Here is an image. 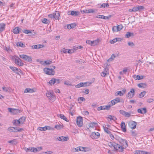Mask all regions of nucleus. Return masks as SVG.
<instances>
[{"instance_id": "10", "label": "nucleus", "mask_w": 154, "mask_h": 154, "mask_svg": "<svg viewBox=\"0 0 154 154\" xmlns=\"http://www.w3.org/2000/svg\"><path fill=\"white\" fill-rule=\"evenodd\" d=\"M135 91L132 88L131 89L130 91L128 94L127 97L129 99L132 98L134 95Z\"/></svg>"}, {"instance_id": "15", "label": "nucleus", "mask_w": 154, "mask_h": 154, "mask_svg": "<svg viewBox=\"0 0 154 154\" xmlns=\"http://www.w3.org/2000/svg\"><path fill=\"white\" fill-rule=\"evenodd\" d=\"M128 125L130 128L132 129H134L136 128L137 123L135 122L132 121L128 123Z\"/></svg>"}, {"instance_id": "43", "label": "nucleus", "mask_w": 154, "mask_h": 154, "mask_svg": "<svg viewBox=\"0 0 154 154\" xmlns=\"http://www.w3.org/2000/svg\"><path fill=\"white\" fill-rule=\"evenodd\" d=\"M133 33L128 32H127V34L125 35V36L127 38H129L130 36H133Z\"/></svg>"}, {"instance_id": "58", "label": "nucleus", "mask_w": 154, "mask_h": 154, "mask_svg": "<svg viewBox=\"0 0 154 154\" xmlns=\"http://www.w3.org/2000/svg\"><path fill=\"white\" fill-rule=\"evenodd\" d=\"M53 152L51 151H49L48 152H44L42 153V154H52Z\"/></svg>"}, {"instance_id": "1", "label": "nucleus", "mask_w": 154, "mask_h": 154, "mask_svg": "<svg viewBox=\"0 0 154 154\" xmlns=\"http://www.w3.org/2000/svg\"><path fill=\"white\" fill-rule=\"evenodd\" d=\"M128 146V145L126 142L123 141L122 143H120L119 144L116 143L114 149L119 152H122Z\"/></svg>"}, {"instance_id": "46", "label": "nucleus", "mask_w": 154, "mask_h": 154, "mask_svg": "<svg viewBox=\"0 0 154 154\" xmlns=\"http://www.w3.org/2000/svg\"><path fill=\"white\" fill-rule=\"evenodd\" d=\"M137 7L138 11H141L144 9V7L142 6L138 5Z\"/></svg>"}, {"instance_id": "21", "label": "nucleus", "mask_w": 154, "mask_h": 154, "mask_svg": "<svg viewBox=\"0 0 154 154\" xmlns=\"http://www.w3.org/2000/svg\"><path fill=\"white\" fill-rule=\"evenodd\" d=\"M135 154H150L149 152H146L143 151L135 150L134 151Z\"/></svg>"}, {"instance_id": "55", "label": "nucleus", "mask_w": 154, "mask_h": 154, "mask_svg": "<svg viewBox=\"0 0 154 154\" xmlns=\"http://www.w3.org/2000/svg\"><path fill=\"white\" fill-rule=\"evenodd\" d=\"M38 130L41 131H45V126L44 127H39L38 128Z\"/></svg>"}, {"instance_id": "22", "label": "nucleus", "mask_w": 154, "mask_h": 154, "mask_svg": "<svg viewBox=\"0 0 154 154\" xmlns=\"http://www.w3.org/2000/svg\"><path fill=\"white\" fill-rule=\"evenodd\" d=\"M101 75L103 77H105L109 74V69L108 68H106L105 69L104 71L102 72L101 73Z\"/></svg>"}, {"instance_id": "8", "label": "nucleus", "mask_w": 154, "mask_h": 154, "mask_svg": "<svg viewBox=\"0 0 154 154\" xmlns=\"http://www.w3.org/2000/svg\"><path fill=\"white\" fill-rule=\"evenodd\" d=\"M76 123L77 125L79 127H82L83 125V119L80 116L77 117L76 119Z\"/></svg>"}, {"instance_id": "31", "label": "nucleus", "mask_w": 154, "mask_h": 154, "mask_svg": "<svg viewBox=\"0 0 154 154\" xmlns=\"http://www.w3.org/2000/svg\"><path fill=\"white\" fill-rule=\"evenodd\" d=\"M20 29L18 27H16L13 29V32L15 34H17L19 33Z\"/></svg>"}, {"instance_id": "62", "label": "nucleus", "mask_w": 154, "mask_h": 154, "mask_svg": "<svg viewBox=\"0 0 154 154\" xmlns=\"http://www.w3.org/2000/svg\"><path fill=\"white\" fill-rule=\"evenodd\" d=\"M109 134V137L112 140H114L115 139V136H114L113 134L110 133Z\"/></svg>"}, {"instance_id": "39", "label": "nucleus", "mask_w": 154, "mask_h": 154, "mask_svg": "<svg viewBox=\"0 0 154 154\" xmlns=\"http://www.w3.org/2000/svg\"><path fill=\"white\" fill-rule=\"evenodd\" d=\"M64 84L65 85H66L69 86H74V85L73 84H72V83L71 82H70L69 81H65L64 82Z\"/></svg>"}, {"instance_id": "44", "label": "nucleus", "mask_w": 154, "mask_h": 154, "mask_svg": "<svg viewBox=\"0 0 154 154\" xmlns=\"http://www.w3.org/2000/svg\"><path fill=\"white\" fill-rule=\"evenodd\" d=\"M146 93V91H145L141 92L139 94V97L140 98L143 97L145 95Z\"/></svg>"}, {"instance_id": "48", "label": "nucleus", "mask_w": 154, "mask_h": 154, "mask_svg": "<svg viewBox=\"0 0 154 154\" xmlns=\"http://www.w3.org/2000/svg\"><path fill=\"white\" fill-rule=\"evenodd\" d=\"M26 152H32V147L25 148H24Z\"/></svg>"}, {"instance_id": "13", "label": "nucleus", "mask_w": 154, "mask_h": 154, "mask_svg": "<svg viewBox=\"0 0 154 154\" xmlns=\"http://www.w3.org/2000/svg\"><path fill=\"white\" fill-rule=\"evenodd\" d=\"M100 133L97 132H93L91 135V137L92 139H97L100 137Z\"/></svg>"}, {"instance_id": "60", "label": "nucleus", "mask_w": 154, "mask_h": 154, "mask_svg": "<svg viewBox=\"0 0 154 154\" xmlns=\"http://www.w3.org/2000/svg\"><path fill=\"white\" fill-rule=\"evenodd\" d=\"M68 49H66L65 48H63L61 51V52H62L66 54L67 53Z\"/></svg>"}, {"instance_id": "7", "label": "nucleus", "mask_w": 154, "mask_h": 154, "mask_svg": "<svg viewBox=\"0 0 154 154\" xmlns=\"http://www.w3.org/2000/svg\"><path fill=\"white\" fill-rule=\"evenodd\" d=\"M60 80L59 79H55L53 78L51 79L49 82V83L51 85H52L55 83L57 84H59L60 83Z\"/></svg>"}, {"instance_id": "53", "label": "nucleus", "mask_w": 154, "mask_h": 154, "mask_svg": "<svg viewBox=\"0 0 154 154\" xmlns=\"http://www.w3.org/2000/svg\"><path fill=\"white\" fill-rule=\"evenodd\" d=\"M109 103H110V104L111 105V106H112L113 105H114L116 104V103L115 101L113 99V100L111 101V102H109Z\"/></svg>"}, {"instance_id": "18", "label": "nucleus", "mask_w": 154, "mask_h": 154, "mask_svg": "<svg viewBox=\"0 0 154 154\" xmlns=\"http://www.w3.org/2000/svg\"><path fill=\"white\" fill-rule=\"evenodd\" d=\"M97 124L96 122H90L87 124L86 127L88 128L89 129V128H94V127L97 125Z\"/></svg>"}, {"instance_id": "9", "label": "nucleus", "mask_w": 154, "mask_h": 154, "mask_svg": "<svg viewBox=\"0 0 154 154\" xmlns=\"http://www.w3.org/2000/svg\"><path fill=\"white\" fill-rule=\"evenodd\" d=\"M123 28V26L121 25L114 26L112 28V31L113 32H117L120 31Z\"/></svg>"}, {"instance_id": "50", "label": "nucleus", "mask_w": 154, "mask_h": 154, "mask_svg": "<svg viewBox=\"0 0 154 154\" xmlns=\"http://www.w3.org/2000/svg\"><path fill=\"white\" fill-rule=\"evenodd\" d=\"M42 22L43 23L45 24H47L49 22V20L46 18H44L43 19H42Z\"/></svg>"}, {"instance_id": "11", "label": "nucleus", "mask_w": 154, "mask_h": 154, "mask_svg": "<svg viewBox=\"0 0 154 154\" xmlns=\"http://www.w3.org/2000/svg\"><path fill=\"white\" fill-rule=\"evenodd\" d=\"M44 71L45 73L48 75H54V72L52 69L49 68H45L44 69Z\"/></svg>"}, {"instance_id": "5", "label": "nucleus", "mask_w": 154, "mask_h": 154, "mask_svg": "<svg viewBox=\"0 0 154 154\" xmlns=\"http://www.w3.org/2000/svg\"><path fill=\"white\" fill-rule=\"evenodd\" d=\"M19 56L21 58L23 59L26 62H30L32 61V58L31 56L24 54L19 55Z\"/></svg>"}, {"instance_id": "32", "label": "nucleus", "mask_w": 154, "mask_h": 154, "mask_svg": "<svg viewBox=\"0 0 154 154\" xmlns=\"http://www.w3.org/2000/svg\"><path fill=\"white\" fill-rule=\"evenodd\" d=\"M137 86L140 88H145L147 86V85L145 83H140L137 84Z\"/></svg>"}, {"instance_id": "12", "label": "nucleus", "mask_w": 154, "mask_h": 154, "mask_svg": "<svg viewBox=\"0 0 154 154\" xmlns=\"http://www.w3.org/2000/svg\"><path fill=\"white\" fill-rule=\"evenodd\" d=\"M126 92V89L125 88L123 89L122 91H118L116 92L115 94V95L116 96H122L125 94Z\"/></svg>"}, {"instance_id": "57", "label": "nucleus", "mask_w": 154, "mask_h": 154, "mask_svg": "<svg viewBox=\"0 0 154 154\" xmlns=\"http://www.w3.org/2000/svg\"><path fill=\"white\" fill-rule=\"evenodd\" d=\"M86 43L87 44H88L89 45L92 46V41H90V40H87L86 41Z\"/></svg>"}, {"instance_id": "63", "label": "nucleus", "mask_w": 154, "mask_h": 154, "mask_svg": "<svg viewBox=\"0 0 154 154\" xmlns=\"http://www.w3.org/2000/svg\"><path fill=\"white\" fill-rule=\"evenodd\" d=\"M32 152H36L38 151V150L37 148L35 147H32Z\"/></svg>"}, {"instance_id": "52", "label": "nucleus", "mask_w": 154, "mask_h": 154, "mask_svg": "<svg viewBox=\"0 0 154 154\" xmlns=\"http://www.w3.org/2000/svg\"><path fill=\"white\" fill-rule=\"evenodd\" d=\"M106 109L107 110H109V109L110 107L112 106L109 103H108V104L107 105L105 106Z\"/></svg>"}, {"instance_id": "17", "label": "nucleus", "mask_w": 154, "mask_h": 154, "mask_svg": "<svg viewBox=\"0 0 154 154\" xmlns=\"http://www.w3.org/2000/svg\"><path fill=\"white\" fill-rule=\"evenodd\" d=\"M115 139L117 140L119 143H122L123 141L127 142V141L125 140L122 139L117 134L115 135Z\"/></svg>"}, {"instance_id": "36", "label": "nucleus", "mask_w": 154, "mask_h": 154, "mask_svg": "<svg viewBox=\"0 0 154 154\" xmlns=\"http://www.w3.org/2000/svg\"><path fill=\"white\" fill-rule=\"evenodd\" d=\"M5 26V24L4 23H0V32L4 30Z\"/></svg>"}, {"instance_id": "42", "label": "nucleus", "mask_w": 154, "mask_h": 154, "mask_svg": "<svg viewBox=\"0 0 154 154\" xmlns=\"http://www.w3.org/2000/svg\"><path fill=\"white\" fill-rule=\"evenodd\" d=\"M54 128L57 130L61 129L63 128V125L60 124L57 125L55 126Z\"/></svg>"}, {"instance_id": "2", "label": "nucleus", "mask_w": 154, "mask_h": 154, "mask_svg": "<svg viewBox=\"0 0 154 154\" xmlns=\"http://www.w3.org/2000/svg\"><path fill=\"white\" fill-rule=\"evenodd\" d=\"M11 58L16 64L20 66H23V63L22 62L21 60L18 56L16 55L12 56Z\"/></svg>"}, {"instance_id": "3", "label": "nucleus", "mask_w": 154, "mask_h": 154, "mask_svg": "<svg viewBox=\"0 0 154 154\" xmlns=\"http://www.w3.org/2000/svg\"><path fill=\"white\" fill-rule=\"evenodd\" d=\"M26 118L24 117H22L18 120H14L13 121V123L16 126H19L23 124L25 121Z\"/></svg>"}, {"instance_id": "49", "label": "nucleus", "mask_w": 154, "mask_h": 154, "mask_svg": "<svg viewBox=\"0 0 154 154\" xmlns=\"http://www.w3.org/2000/svg\"><path fill=\"white\" fill-rule=\"evenodd\" d=\"M45 127L46 131V130H54V128H53L51 127L50 126H45Z\"/></svg>"}, {"instance_id": "29", "label": "nucleus", "mask_w": 154, "mask_h": 154, "mask_svg": "<svg viewBox=\"0 0 154 154\" xmlns=\"http://www.w3.org/2000/svg\"><path fill=\"white\" fill-rule=\"evenodd\" d=\"M121 128L122 129V131L124 132L126 131L125 128V123L124 122H122L121 125Z\"/></svg>"}, {"instance_id": "33", "label": "nucleus", "mask_w": 154, "mask_h": 154, "mask_svg": "<svg viewBox=\"0 0 154 154\" xmlns=\"http://www.w3.org/2000/svg\"><path fill=\"white\" fill-rule=\"evenodd\" d=\"M8 142L9 143H11L12 145H16L17 143V141L16 140L14 139L12 140H9Z\"/></svg>"}, {"instance_id": "30", "label": "nucleus", "mask_w": 154, "mask_h": 154, "mask_svg": "<svg viewBox=\"0 0 154 154\" xmlns=\"http://www.w3.org/2000/svg\"><path fill=\"white\" fill-rule=\"evenodd\" d=\"M54 13V18H55L56 20H57L60 16V14L59 12H56L55 13Z\"/></svg>"}, {"instance_id": "38", "label": "nucleus", "mask_w": 154, "mask_h": 154, "mask_svg": "<svg viewBox=\"0 0 154 154\" xmlns=\"http://www.w3.org/2000/svg\"><path fill=\"white\" fill-rule=\"evenodd\" d=\"M99 41L100 40L99 39H97V40L92 41V46H94L98 45L99 42Z\"/></svg>"}, {"instance_id": "25", "label": "nucleus", "mask_w": 154, "mask_h": 154, "mask_svg": "<svg viewBox=\"0 0 154 154\" xmlns=\"http://www.w3.org/2000/svg\"><path fill=\"white\" fill-rule=\"evenodd\" d=\"M9 68L11 69L14 72H16L17 73H18V72H20V69H18V68L10 66Z\"/></svg>"}, {"instance_id": "34", "label": "nucleus", "mask_w": 154, "mask_h": 154, "mask_svg": "<svg viewBox=\"0 0 154 154\" xmlns=\"http://www.w3.org/2000/svg\"><path fill=\"white\" fill-rule=\"evenodd\" d=\"M120 38H116L110 41V43L111 44H113L116 42L117 41H119Z\"/></svg>"}, {"instance_id": "27", "label": "nucleus", "mask_w": 154, "mask_h": 154, "mask_svg": "<svg viewBox=\"0 0 154 154\" xmlns=\"http://www.w3.org/2000/svg\"><path fill=\"white\" fill-rule=\"evenodd\" d=\"M34 89H31L29 88H26L24 91V92L25 93H32L34 92Z\"/></svg>"}, {"instance_id": "28", "label": "nucleus", "mask_w": 154, "mask_h": 154, "mask_svg": "<svg viewBox=\"0 0 154 154\" xmlns=\"http://www.w3.org/2000/svg\"><path fill=\"white\" fill-rule=\"evenodd\" d=\"M137 112L141 114L143 113H145L146 112V109L145 108H143L142 109H138L137 110Z\"/></svg>"}, {"instance_id": "56", "label": "nucleus", "mask_w": 154, "mask_h": 154, "mask_svg": "<svg viewBox=\"0 0 154 154\" xmlns=\"http://www.w3.org/2000/svg\"><path fill=\"white\" fill-rule=\"evenodd\" d=\"M114 100L116 102V103L121 101L119 97H117L116 99H114Z\"/></svg>"}, {"instance_id": "23", "label": "nucleus", "mask_w": 154, "mask_h": 154, "mask_svg": "<svg viewBox=\"0 0 154 154\" xmlns=\"http://www.w3.org/2000/svg\"><path fill=\"white\" fill-rule=\"evenodd\" d=\"M68 14L71 15L72 16H76L79 14V12L78 11H72L68 12Z\"/></svg>"}, {"instance_id": "45", "label": "nucleus", "mask_w": 154, "mask_h": 154, "mask_svg": "<svg viewBox=\"0 0 154 154\" xmlns=\"http://www.w3.org/2000/svg\"><path fill=\"white\" fill-rule=\"evenodd\" d=\"M59 116L61 119H62L66 121H67V119L64 115L63 114H60L59 115Z\"/></svg>"}, {"instance_id": "54", "label": "nucleus", "mask_w": 154, "mask_h": 154, "mask_svg": "<svg viewBox=\"0 0 154 154\" xmlns=\"http://www.w3.org/2000/svg\"><path fill=\"white\" fill-rule=\"evenodd\" d=\"M109 5L108 3H103L102 4L101 7L105 8V7H108Z\"/></svg>"}, {"instance_id": "35", "label": "nucleus", "mask_w": 154, "mask_h": 154, "mask_svg": "<svg viewBox=\"0 0 154 154\" xmlns=\"http://www.w3.org/2000/svg\"><path fill=\"white\" fill-rule=\"evenodd\" d=\"M95 17L98 18H101L103 19H109V17H108L105 16L103 15H97Z\"/></svg>"}, {"instance_id": "41", "label": "nucleus", "mask_w": 154, "mask_h": 154, "mask_svg": "<svg viewBox=\"0 0 154 154\" xmlns=\"http://www.w3.org/2000/svg\"><path fill=\"white\" fill-rule=\"evenodd\" d=\"M78 100L79 103H81L83 101H84L85 100V99L82 97H80L78 98Z\"/></svg>"}, {"instance_id": "26", "label": "nucleus", "mask_w": 154, "mask_h": 154, "mask_svg": "<svg viewBox=\"0 0 154 154\" xmlns=\"http://www.w3.org/2000/svg\"><path fill=\"white\" fill-rule=\"evenodd\" d=\"M32 47L33 48L38 49L43 48L44 45H33Z\"/></svg>"}, {"instance_id": "61", "label": "nucleus", "mask_w": 154, "mask_h": 154, "mask_svg": "<svg viewBox=\"0 0 154 154\" xmlns=\"http://www.w3.org/2000/svg\"><path fill=\"white\" fill-rule=\"evenodd\" d=\"M23 32L26 34H28L31 33V32L29 30L24 29L23 30Z\"/></svg>"}, {"instance_id": "40", "label": "nucleus", "mask_w": 154, "mask_h": 154, "mask_svg": "<svg viewBox=\"0 0 154 154\" xmlns=\"http://www.w3.org/2000/svg\"><path fill=\"white\" fill-rule=\"evenodd\" d=\"M17 45L18 47H20L23 48H24L25 47V45L21 42H17Z\"/></svg>"}, {"instance_id": "24", "label": "nucleus", "mask_w": 154, "mask_h": 154, "mask_svg": "<svg viewBox=\"0 0 154 154\" xmlns=\"http://www.w3.org/2000/svg\"><path fill=\"white\" fill-rule=\"evenodd\" d=\"M86 82H81L80 83L75 85V87L76 88H80L82 87H85L86 85Z\"/></svg>"}, {"instance_id": "19", "label": "nucleus", "mask_w": 154, "mask_h": 154, "mask_svg": "<svg viewBox=\"0 0 154 154\" xmlns=\"http://www.w3.org/2000/svg\"><path fill=\"white\" fill-rule=\"evenodd\" d=\"M83 13L88 14V13H93L95 12L94 10L90 9H85L82 10L81 11Z\"/></svg>"}, {"instance_id": "47", "label": "nucleus", "mask_w": 154, "mask_h": 154, "mask_svg": "<svg viewBox=\"0 0 154 154\" xmlns=\"http://www.w3.org/2000/svg\"><path fill=\"white\" fill-rule=\"evenodd\" d=\"M103 128L104 131L106 132L107 133H108L109 134V133H110L109 130V129L107 128L106 127L103 126Z\"/></svg>"}, {"instance_id": "37", "label": "nucleus", "mask_w": 154, "mask_h": 154, "mask_svg": "<svg viewBox=\"0 0 154 154\" xmlns=\"http://www.w3.org/2000/svg\"><path fill=\"white\" fill-rule=\"evenodd\" d=\"M116 143L113 142H110L108 143V146L110 148L114 149V147L115 146Z\"/></svg>"}, {"instance_id": "16", "label": "nucleus", "mask_w": 154, "mask_h": 154, "mask_svg": "<svg viewBox=\"0 0 154 154\" xmlns=\"http://www.w3.org/2000/svg\"><path fill=\"white\" fill-rule=\"evenodd\" d=\"M69 139V138L68 137L64 136L58 137L57 138V140L62 142L67 141Z\"/></svg>"}, {"instance_id": "64", "label": "nucleus", "mask_w": 154, "mask_h": 154, "mask_svg": "<svg viewBox=\"0 0 154 154\" xmlns=\"http://www.w3.org/2000/svg\"><path fill=\"white\" fill-rule=\"evenodd\" d=\"M128 45L129 46L131 47H133L134 46V44L133 42H128Z\"/></svg>"}, {"instance_id": "4", "label": "nucleus", "mask_w": 154, "mask_h": 154, "mask_svg": "<svg viewBox=\"0 0 154 154\" xmlns=\"http://www.w3.org/2000/svg\"><path fill=\"white\" fill-rule=\"evenodd\" d=\"M46 95L49 98L50 101L53 102L55 100L56 98L55 96L52 91H48L46 94Z\"/></svg>"}, {"instance_id": "6", "label": "nucleus", "mask_w": 154, "mask_h": 154, "mask_svg": "<svg viewBox=\"0 0 154 154\" xmlns=\"http://www.w3.org/2000/svg\"><path fill=\"white\" fill-rule=\"evenodd\" d=\"M8 130V131L10 132H17L18 131H21L22 130V129L16 127H11L9 128Z\"/></svg>"}, {"instance_id": "20", "label": "nucleus", "mask_w": 154, "mask_h": 154, "mask_svg": "<svg viewBox=\"0 0 154 154\" xmlns=\"http://www.w3.org/2000/svg\"><path fill=\"white\" fill-rule=\"evenodd\" d=\"M120 113L126 117H129L131 116V113L130 112H126L124 110H120Z\"/></svg>"}, {"instance_id": "59", "label": "nucleus", "mask_w": 154, "mask_h": 154, "mask_svg": "<svg viewBox=\"0 0 154 154\" xmlns=\"http://www.w3.org/2000/svg\"><path fill=\"white\" fill-rule=\"evenodd\" d=\"M143 76H140L139 75H137L136 76V79H137L138 80L142 79L143 78Z\"/></svg>"}, {"instance_id": "51", "label": "nucleus", "mask_w": 154, "mask_h": 154, "mask_svg": "<svg viewBox=\"0 0 154 154\" xmlns=\"http://www.w3.org/2000/svg\"><path fill=\"white\" fill-rule=\"evenodd\" d=\"M115 57V56L114 55H112L110 58L108 60V61H110L113 60Z\"/></svg>"}, {"instance_id": "14", "label": "nucleus", "mask_w": 154, "mask_h": 154, "mask_svg": "<svg viewBox=\"0 0 154 154\" xmlns=\"http://www.w3.org/2000/svg\"><path fill=\"white\" fill-rule=\"evenodd\" d=\"M9 111L13 114H16L20 112L19 110L17 109H12L9 108H8Z\"/></svg>"}]
</instances>
